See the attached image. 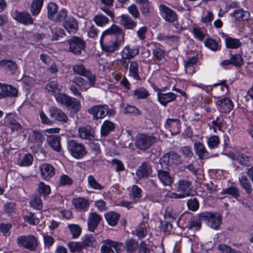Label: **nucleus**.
<instances>
[{
	"label": "nucleus",
	"instance_id": "f257e3e1",
	"mask_svg": "<svg viewBox=\"0 0 253 253\" xmlns=\"http://www.w3.org/2000/svg\"><path fill=\"white\" fill-rule=\"evenodd\" d=\"M125 32L116 25L104 31L100 37L102 49L106 52H114L118 49L119 43L124 41Z\"/></svg>",
	"mask_w": 253,
	"mask_h": 253
},
{
	"label": "nucleus",
	"instance_id": "f03ea898",
	"mask_svg": "<svg viewBox=\"0 0 253 253\" xmlns=\"http://www.w3.org/2000/svg\"><path fill=\"white\" fill-rule=\"evenodd\" d=\"M199 216L207 221L208 225L213 229H218L222 223V216L217 212H201Z\"/></svg>",
	"mask_w": 253,
	"mask_h": 253
},
{
	"label": "nucleus",
	"instance_id": "7ed1b4c3",
	"mask_svg": "<svg viewBox=\"0 0 253 253\" xmlns=\"http://www.w3.org/2000/svg\"><path fill=\"white\" fill-rule=\"evenodd\" d=\"M17 244L30 251H36L38 247L37 239L33 235L21 236L17 238Z\"/></svg>",
	"mask_w": 253,
	"mask_h": 253
},
{
	"label": "nucleus",
	"instance_id": "20e7f679",
	"mask_svg": "<svg viewBox=\"0 0 253 253\" xmlns=\"http://www.w3.org/2000/svg\"><path fill=\"white\" fill-rule=\"evenodd\" d=\"M55 99L57 102L70 107L75 113L80 110V102L75 98L68 96L64 93H59L55 95Z\"/></svg>",
	"mask_w": 253,
	"mask_h": 253
},
{
	"label": "nucleus",
	"instance_id": "39448f33",
	"mask_svg": "<svg viewBox=\"0 0 253 253\" xmlns=\"http://www.w3.org/2000/svg\"><path fill=\"white\" fill-rule=\"evenodd\" d=\"M156 137L153 135L141 133L136 136L135 142L136 147L140 150H147L156 141Z\"/></svg>",
	"mask_w": 253,
	"mask_h": 253
},
{
	"label": "nucleus",
	"instance_id": "423d86ee",
	"mask_svg": "<svg viewBox=\"0 0 253 253\" xmlns=\"http://www.w3.org/2000/svg\"><path fill=\"white\" fill-rule=\"evenodd\" d=\"M68 42L69 45V51L75 55H80L86 46L85 42L81 38L76 36L72 37Z\"/></svg>",
	"mask_w": 253,
	"mask_h": 253
},
{
	"label": "nucleus",
	"instance_id": "0eeeda50",
	"mask_svg": "<svg viewBox=\"0 0 253 253\" xmlns=\"http://www.w3.org/2000/svg\"><path fill=\"white\" fill-rule=\"evenodd\" d=\"M68 149L72 156L77 159L82 158L86 154L85 147L82 143H78L75 140L68 141Z\"/></svg>",
	"mask_w": 253,
	"mask_h": 253
},
{
	"label": "nucleus",
	"instance_id": "6e6552de",
	"mask_svg": "<svg viewBox=\"0 0 253 253\" xmlns=\"http://www.w3.org/2000/svg\"><path fill=\"white\" fill-rule=\"evenodd\" d=\"M177 191L179 192V194H173L176 198L192 196L191 182L187 180H180L178 181Z\"/></svg>",
	"mask_w": 253,
	"mask_h": 253
},
{
	"label": "nucleus",
	"instance_id": "1a4fd4ad",
	"mask_svg": "<svg viewBox=\"0 0 253 253\" xmlns=\"http://www.w3.org/2000/svg\"><path fill=\"white\" fill-rule=\"evenodd\" d=\"M73 71L75 74H78L87 78L91 84H94L96 76L92 74L90 70L85 68L83 64H76L73 66Z\"/></svg>",
	"mask_w": 253,
	"mask_h": 253
},
{
	"label": "nucleus",
	"instance_id": "9d476101",
	"mask_svg": "<svg viewBox=\"0 0 253 253\" xmlns=\"http://www.w3.org/2000/svg\"><path fill=\"white\" fill-rule=\"evenodd\" d=\"M193 146L196 154L201 160H205L217 155L216 154L213 155L209 153L206 150L203 143L200 141H196L195 142Z\"/></svg>",
	"mask_w": 253,
	"mask_h": 253
},
{
	"label": "nucleus",
	"instance_id": "9b49d317",
	"mask_svg": "<svg viewBox=\"0 0 253 253\" xmlns=\"http://www.w3.org/2000/svg\"><path fill=\"white\" fill-rule=\"evenodd\" d=\"M107 109V105H99L90 108L88 110V113L92 115L93 120H97L106 116V112Z\"/></svg>",
	"mask_w": 253,
	"mask_h": 253
},
{
	"label": "nucleus",
	"instance_id": "f8f14e48",
	"mask_svg": "<svg viewBox=\"0 0 253 253\" xmlns=\"http://www.w3.org/2000/svg\"><path fill=\"white\" fill-rule=\"evenodd\" d=\"M160 14L162 17L169 22H173L176 20L177 15L176 13L171 9L164 4L159 6Z\"/></svg>",
	"mask_w": 253,
	"mask_h": 253
},
{
	"label": "nucleus",
	"instance_id": "ddd939ff",
	"mask_svg": "<svg viewBox=\"0 0 253 253\" xmlns=\"http://www.w3.org/2000/svg\"><path fill=\"white\" fill-rule=\"evenodd\" d=\"M50 117L55 121L66 123L68 120V117L61 110L52 106L49 110Z\"/></svg>",
	"mask_w": 253,
	"mask_h": 253
},
{
	"label": "nucleus",
	"instance_id": "4468645a",
	"mask_svg": "<svg viewBox=\"0 0 253 253\" xmlns=\"http://www.w3.org/2000/svg\"><path fill=\"white\" fill-rule=\"evenodd\" d=\"M165 127L169 129L172 135H176L180 133V121L178 119L168 118Z\"/></svg>",
	"mask_w": 253,
	"mask_h": 253
},
{
	"label": "nucleus",
	"instance_id": "2eb2a0df",
	"mask_svg": "<svg viewBox=\"0 0 253 253\" xmlns=\"http://www.w3.org/2000/svg\"><path fill=\"white\" fill-rule=\"evenodd\" d=\"M216 105L217 106L218 110L221 113H229L233 108L231 100L227 97L217 101Z\"/></svg>",
	"mask_w": 253,
	"mask_h": 253
},
{
	"label": "nucleus",
	"instance_id": "dca6fc26",
	"mask_svg": "<svg viewBox=\"0 0 253 253\" xmlns=\"http://www.w3.org/2000/svg\"><path fill=\"white\" fill-rule=\"evenodd\" d=\"M40 170L42 177L46 180H49L55 174L54 168L48 164H43L41 165Z\"/></svg>",
	"mask_w": 253,
	"mask_h": 253
},
{
	"label": "nucleus",
	"instance_id": "f3484780",
	"mask_svg": "<svg viewBox=\"0 0 253 253\" xmlns=\"http://www.w3.org/2000/svg\"><path fill=\"white\" fill-rule=\"evenodd\" d=\"M152 172V167L149 162H144L139 167L136 174L139 178L148 177Z\"/></svg>",
	"mask_w": 253,
	"mask_h": 253
},
{
	"label": "nucleus",
	"instance_id": "a211bd4d",
	"mask_svg": "<svg viewBox=\"0 0 253 253\" xmlns=\"http://www.w3.org/2000/svg\"><path fill=\"white\" fill-rule=\"evenodd\" d=\"M46 142L48 145L54 151L59 152L61 150L60 137L57 135L52 134L48 135Z\"/></svg>",
	"mask_w": 253,
	"mask_h": 253
},
{
	"label": "nucleus",
	"instance_id": "6ab92c4d",
	"mask_svg": "<svg viewBox=\"0 0 253 253\" xmlns=\"http://www.w3.org/2000/svg\"><path fill=\"white\" fill-rule=\"evenodd\" d=\"M63 27L70 34L76 33L78 29V22L73 17L67 18L63 23Z\"/></svg>",
	"mask_w": 253,
	"mask_h": 253
},
{
	"label": "nucleus",
	"instance_id": "aec40b11",
	"mask_svg": "<svg viewBox=\"0 0 253 253\" xmlns=\"http://www.w3.org/2000/svg\"><path fill=\"white\" fill-rule=\"evenodd\" d=\"M101 220V216L94 212H91L89 215L87 226L90 231L93 232L97 228Z\"/></svg>",
	"mask_w": 253,
	"mask_h": 253
},
{
	"label": "nucleus",
	"instance_id": "412c9836",
	"mask_svg": "<svg viewBox=\"0 0 253 253\" xmlns=\"http://www.w3.org/2000/svg\"><path fill=\"white\" fill-rule=\"evenodd\" d=\"M80 136L83 139L92 140L94 138V130L90 126L79 128Z\"/></svg>",
	"mask_w": 253,
	"mask_h": 253
},
{
	"label": "nucleus",
	"instance_id": "4be33fe9",
	"mask_svg": "<svg viewBox=\"0 0 253 253\" xmlns=\"http://www.w3.org/2000/svg\"><path fill=\"white\" fill-rule=\"evenodd\" d=\"M158 100L159 102L163 105L166 106L168 103L174 100L176 97V95L173 92L162 93L159 92L157 93Z\"/></svg>",
	"mask_w": 253,
	"mask_h": 253
},
{
	"label": "nucleus",
	"instance_id": "5701e85b",
	"mask_svg": "<svg viewBox=\"0 0 253 253\" xmlns=\"http://www.w3.org/2000/svg\"><path fill=\"white\" fill-rule=\"evenodd\" d=\"M15 19L16 20L25 25L32 24L33 19L30 13L26 12H15Z\"/></svg>",
	"mask_w": 253,
	"mask_h": 253
},
{
	"label": "nucleus",
	"instance_id": "b1692460",
	"mask_svg": "<svg viewBox=\"0 0 253 253\" xmlns=\"http://www.w3.org/2000/svg\"><path fill=\"white\" fill-rule=\"evenodd\" d=\"M44 140V137L39 131L33 130L29 137V141L38 146H41Z\"/></svg>",
	"mask_w": 253,
	"mask_h": 253
},
{
	"label": "nucleus",
	"instance_id": "393cba45",
	"mask_svg": "<svg viewBox=\"0 0 253 253\" xmlns=\"http://www.w3.org/2000/svg\"><path fill=\"white\" fill-rule=\"evenodd\" d=\"M157 174L159 179L164 185L169 186L172 183L173 178L170 175L168 171L159 169Z\"/></svg>",
	"mask_w": 253,
	"mask_h": 253
},
{
	"label": "nucleus",
	"instance_id": "a878e982",
	"mask_svg": "<svg viewBox=\"0 0 253 253\" xmlns=\"http://www.w3.org/2000/svg\"><path fill=\"white\" fill-rule=\"evenodd\" d=\"M130 95L136 99H145L150 95V93L147 89L140 87L131 91Z\"/></svg>",
	"mask_w": 253,
	"mask_h": 253
},
{
	"label": "nucleus",
	"instance_id": "bb28decb",
	"mask_svg": "<svg viewBox=\"0 0 253 253\" xmlns=\"http://www.w3.org/2000/svg\"><path fill=\"white\" fill-rule=\"evenodd\" d=\"M0 66L10 72L11 74H15L17 69V64L12 60H1L0 61Z\"/></svg>",
	"mask_w": 253,
	"mask_h": 253
},
{
	"label": "nucleus",
	"instance_id": "cd10ccee",
	"mask_svg": "<svg viewBox=\"0 0 253 253\" xmlns=\"http://www.w3.org/2000/svg\"><path fill=\"white\" fill-rule=\"evenodd\" d=\"M105 217L110 225L115 226L118 223L120 214L115 211H111L105 214Z\"/></svg>",
	"mask_w": 253,
	"mask_h": 253
},
{
	"label": "nucleus",
	"instance_id": "c85d7f7f",
	"mask_svg": "<svg viewBox=\"0 0 253 253\" xmlns=\"http://www.w3.org/2000/svg\"><path fill=\"white\" fill-rule=\"evenodd\" d=\"M250 158L247 155L243 153L239 154L237 156H235L233 158V165L239 169V166H236L237 163L240 164L242 166H247L250 162Z\"/></svg>",
	"mask_w": 253,
	"mask_h": 253
},
{
	"label": "nucleus",
	"instance_id": "c756f323",
	"mask_svg": "<svg viewBox=\"0 0 253 253\" xmlns=\"http://www.w3.org/2000/svg\"><path fill=\"white\" fill-rule=\"evenodd\" d=\"M18 94V90L11 85L5 84L3 85L2 98L6 97H16Z\"/></svg>",
	"mask_w": 253,
	"mask_h": 253
},
{
	"label": "nucleus",
	"instance_id": "7c9ffc66",
	"mask_svg": "<svg viewBox=\"0 0 253 253\" xmlns=\"http://www.w3.org/2000/svg\"><path fill=\"white\" fill-rule=\"evenodd\" d=\"M132 234L137 236L139 239H143L148 234L146 224L139 223L135 227V231H132Z\"/></svg>",
	"mask_w": 253,
	"mask_h": 253
},
{
	"label": "nucleus",
	"instance_id": "2f4dec72",
	"mask_svg": "<svg viewBox=\"0 0 253 253\" xmlns=\"http://www.w3.org/2000/svg\"><path fill=\"white\" fill-rule=\"evenodd\" d=\"M72 204L76 208L84 211L86 210L89 205L87 200L82 197L74 198Z\"/></svg>",
	"mask_w": 253,
	"mask_h": 253
},
{
	"label": "nucleus",
	"instance_id": "473e14b6",
	"mask_svg": "<svg viewBox=\"0 0 253 253\" xmlns=\"http://www.w3.org/2000/svg\"><path fill=\"white\" fill-rule=\"evenodd\" d=\"M170 164V155L165 154L162 158L160 160L159 163L157 165V171L159 169L164 171H169Z\"/></svg>",
	"mask_w": 253,
	"mask_h": 253
},
{
	"label": "nucleus",
	"instance_id": "72a5a7b5",
	"mask_svg": "<svg viewBox=\"0 0 253 253\" xmlns=\"http://www.w3.org/2000/svg\"><path fill=\"white\" fill-rule=\"evenodd\" d=\"M102 243L103 245L101 248V253H115L112 248L115 246L116 242L106 239L103 240Z\"/></svg>",
	"mask_w": 253,
	"mask_h": 253
},
{
	"label": "nucleus",
	"instance_id": "f704fd0d",
	"mask_svg": "<svg viewBox=\"0 0 253 253\" xmlns=\"http://www.w3.org/2000/svg\"><path fill=\"white\" fill-rule=\"evenodd\" d=\"M226 46L228 48L237 49L241 46L242 43L240 40L227 37L225 39Z\"/></svg>",
	"mask_w": 253,
	"mask_h": 253
},
{
	"label": "nucleus",
	"instance_id": "c9c22d12",
	"mask_svg": "<svg viewBox=\"0 0 253 253\" xmlns=\"http://www.w3.org/2000/svg\"><path fill=\"white\" fill-rule=\"evenodd\" d=\"M115 128L114 124L110 121H105L101 127V134L103 136H106Z\"/></svg>",
	"mask_w": 253,
	"mask_h": 253
},
{
	"label": "nucleus",
	"instance_id": "e433bc0d",
	"mask_svg": "<svg viewBox=\"0 0 253 253\" xmlns=\"http://www.w3.org/2000/svg\"><path fill=\"white\" fill-rule=\"evenodd\" d=\"M81 242L84 248L95 247L97 244V242L92 235H86L82 239Z\"/></svg>",
	"mask_w": 253,
	"mask_h": 253
},
{
	"label": "nucleus",
	"instance_id": "4c0bfd02",
	"mask_svg": "<svg viewBox=\"0 0 253 253\" xmlns=\"http://www.w3.org/2000/svg\"><path fill=\"white\" fill-rule=\"evenodd\" d=\"M43 0H34L30 6V11L33 15H37L41 11L43 5Z\"/></svg>",
	"mask_w": 253,
	"mask_h": 253
},
{
	"label": "nucleus",
	"instance_id": "58836bf2",
	"mask_svg": "<svg viewBox=\"0 0 253 253\" xmlns=\"http://www.w3.org/2000/svg\"><path fill=\"white\" fill-rule=\"evenodd\" d=\"M73 82L80 87L81 89L84 90H86L90 86L94 85V84H90L89 81L88 82L81 77L75 78Z\"/></svg>",
	"mask_w": 253,
	"mask_h": 253
},
{
	"label": "nucleus",
	"instance_id": "ea45409f",
	"mask_svg": "<svg viewBox=\"0 0 253 253\" xmlns=\"http://www.w3.org/2000/svg\"><path fill=\"white\" fill-rule=\"evenodd\" d=\"M129 197L132 199L133 202L136 203L141 197V190L137 185H133L130 191Z\"/></svg>",
	"mask_w": 253,
	"mask_h": 253
},
{
	"label": "nucleus",
	"instance_id": "a19ab883",
	"mask_svg": "<svg viewBox=\"0 0 253 253\" xmlns=\"http://www.w3.org/2000/svg\"><path fill=\"white\" fill-rule=\"evenodd\" d=\"M239 181L242 188L248 194H251L253 191L252 185L248 178L246 176H242L239 178Z\"/></svg>",
	"mask_w": 253,
	"mask_h": 253
},
{
	"label": "nucleus",
	"instance_id": "79ce46f5",
	"mask_svg": "<svg viewBox=\"0 0 253 253\" xmlns=\"http://www.w3.org/2000/svg\"><path fill=\"white\" fill-rule=\"evenodd\" d=\"M129 76L137 81L141 80V78L138 75V65L136 62L131 63L129 70Z\"/></svg>",
	"mask_w": 253,
	"mask_h": 253
},
{
	"label": "nucleus",
	"instance_id": "37998d69",
	"mask_svg": "<svg viewBox=\"0 0 253 253\" xmlns=\"http://www.w3.org/2000/svg\"><path fill=\"white\" fill-rule=\"evenodd\" d=\"M233 16L238 20L246 21L249 19L250 13L240 9L235 10L233 13Z\"/></svg>",
	"mask_w": 253,
	"mask_h": 253
},
{
	"label": "nucleus",
	"instance_id": "c03bdc74",
	"mask_svg": "<svg viewBox=\"0 0 253 253\" xmlns=\"http://www.w3.org/2000/svg\"><path fill=\"white\" fill-rule=\"evenodd\" d=\"M136 2L141 3L140 9L142 14L148 16L150 11V5L148 0H136Z\"/></svg>",
	"mask_w": 253,
	"mask_h": 253
},
{
	"label": "nucleus",
	"instance_id": "a18cd8bd",
	"mask_svg": "<svg viewBox=\"0 0 253 253\" xmlns=\"http://www.w3.org/2000/svg\"><path fill=\"white\" fill-rule=\"evenodd\" d=\"M221 194L230 195L233 198L237 199L240 197V190L239 188L232 186L227 188L223 189Z\"/></svg>",
	"mask_w": 253,
	"mask_h": 253
},
{
	"label": "nucleus",
	"instance_id": "49530a36",
	"mask_svg": "<svg viewBox=\"0 0 253 253\" xmlns=\"http://www.w3.org/2000/svg\"><path fill=\"white\" fill-rule=\"evenodd\" d=\"M205 45L212 51H216L219 49L220 45L218 42L213 39L208 38L205 41Z\"/></svg>",
	"mask_w": 253,
	"mask_h": 253
},
{
	"label": "nucleus",
	"instance_id": "de8ad7c7",
	"mask_svg": "<svg viewBox=\"0 0 253 253\" xmlns=\"http://www.w3.org/2000/svg\"><path fill=\"white\" fill-rule=\"evenodd\" d=\"M198 62V58L196 56H193L190 58L185 63L184 66L185 72L188 74H193L194 73V71L193 70L191 72V68H193V66L196 64Z\"/></svg>",
	"mask_w": 253,
	"mask_h": 253
},
{
	"label": "nucleus",
	"instance_id": "09e8293b",
	"mask_svg": "<svg viewBox=\"0 0 253 253\" xmlns=\"http://www.w3.org/2000/svg\"><path fill=\"white\" fill-rule=\"evenodd\" d=\"M138 241L133 239L130 238L127 240V253H133L135 252L139 247Z\"/></svg>",
	"mask_w": 253,
	"mask_h": 253
},
{
	"label": "nucleus",
	"instance_id": "8fccbe9b",
	"mask_svg": "<svg viewBox=\"0 0 253 253\" xmlns=\"http://www.w3.org/2000/svg\"><path fill=\"white\" fill-rule=\"evenodd\" d=\"M201 218H197L193 217L190 219L187 225V228L189 230L195 229V230H199L201 226Z\"/></svg>",
	"mask_w": 253,
	"mask_h": 253
},
{
	"label": "nucleus",
	"instance_id": "3c124183",
	"mask_svg": "<svg viewBox=\"0 0 253 253\" xmlns=\"http://www.w3.org/2000/svg\"><path fill=\"white\" fill-rule=\"evenodd\" d=\"M38 191L40 195L45 197L50 194L51 190L50 187L48 185L41 182L39 184Z\"/></svg>",
	"mask_w": 253,
	"mask_h": 253
},
{
	"label": "nucleus",
	"instance_id": "603ef678",
	"mask_svg": "<svg viewBox=\"0 0 253 253\" xmlns=\"http://www.w3.org/2000/svg\"><path fill=\"white\" fill-rule=\"evenodd\" d=\"M152 53L158 60L160 61L165 57L166 51L160 46H156L155 48L152 51Z\"/></svg>",
	"mask_w": 253,
	"mask_h": 253
},
{
	"label": "nucleus",
	"instance_id": "864d4df0",
	"mask_svg": "<svg viewBox=\"0 0 253 253\" xmlns=\"http://www.w3.org/2000/svg\"><path fill=\"white\" fill-rule=\"evenodd\" d=\"M172 222L173 221H171V220L165 219L163 221H161L160 230L164 232L170 231L172 229Z\"/></svg>",
	"mask_w": 253,
	"mask_h": 253
},
{
	"label": "nucleus",
	"instance_id": "5fc2aeb1",
	"mask_svg": "<svg viewBox=\"0 0 253 253\" xmlns=\"http://www.w3.org/2000/svg\"><path fill=\"white\" fill-rule=\"evenodd\" d=\"M58 6L53 2H50L47 5L48 17L52 20L57 13Z\"/></svg>",
	"mask_w": 253,
	"mask_h": 253
},
{
	"label": "nucleus",
	"instance_id": "6e6d98bb",
	"mask_svg": "<svg viewBox=\"0 0 253 253\" xmlns=\"http://www.w3.org/2000/svg\"><path fill=\"white\" fill-rule=\"evenodd\" d=\"M164 216L165 219L171 220V221L175 220L177 217V214L169 207L167 208Z\"/></svg>",
	"mask_w": 253,
	"mask_h": 253
},
{
	"label": "nucleus",
	"instance_id": "4d7b16f0",
	"mask_svg": "<svg viewBox=\"0 0 253 253\" xmlns=\"http://www.w3.org/2000/svg\"><path fill=\"white\" fill-rule=\"evenodd\" d=\"M93 20L95 23L99 26H103L109 22V19L106 17L104 16L102 14H98L96 15Z\"/></svg>",
	"mask_w": 253,
	"mask_h": 253
},
{
	"label": "nucleus",
	"instance_id": "13d9d810",
	"mask_svg": "<svg viewBox=\"0 0 253 253\" xmlns=\"http://www.w3.org/2000/svg\"><path fill=\"white\" fill-rule=\"evenodd\" d=\"M69 228L73 238H78L80 235L82 229L79 225L76 224L69 225Z\"/></svg>",
	"mask_w": 253,
	"mask_h": 253
},
{
	"label": "nucleus",
	"instance_id": "bf43d9fd",
	"mask_svg": "<svg viewBox=\"0 0 253 253\" xmlns=\"http://www.w3.org/2000/svg\"><path fill=\"white\" fill-rule=\"evenodd\" d=\"M220 142L219 137L216 135L210 137L208 140V144L211 149H214L218 147Z\"/></svg>",
	"mask_w": 253,
	"mask_h": 253
},
{
	"label": "nucleus",
	"instance_id": "052dcab7",
	"mask_svg": "<svg viewBox=\"0 0 253 253\" xmlns=\"http://www.w3.org/2000/svg\"><path fill=\"white\" fill-rule=\"evenodd\" d=\"M230 60L231 64L235 66L241 67L243 65V59L242 56L239 54L232 55Z\"/></svg>",
	"mask_w": 253,
	"mask_h": 253
},
{
	"label": "nucleus",
	"instance_id": "680f3d73",
	"mask_svg": "<svg viewBox=\"0 0 253 253\" xmlns=\"http://www.w3.org/2000/svg\"><path fill=\"white\" fill-rule=\"evenodd\" d=\"M68 247L72 252H81L84 248L81 242H70Z\"/></svg>",
	"mask_w": 253,
	"mask_h": 253
},
{
	"label": "nucleus",
	"instance_id": "e2e57ef3",
	"mask_svg": "<svg viewBox=\"0 0 253 253\" xmlns=\"http://www.w3.org/2000/svg\"><path fill=\"white\" fill-rule=\"evenodd\" d=\"M30 204L32 207L37 210L41 209L42 207L41 198L39 195H36L30 201Z\"/></svg>",
	"mask_w": 253,
	"mask_h": 253
},
{
	"label": "nucleus",
	"instance_id": "0e129e2a",
	"mask_svg": "<svg viewBox=\"0 0 253 253\" xmlns=\"http://www.w3.org/2000/svg\"><path fill=\"white\" fill-rule=\"evenodd\" d=\"M180 151L186 158H190L193 155L192 148L189 146L181 147Z\"/></svg>",
	"mask_w": 253,
	"mask_h": 253
},
{
	"label": "nucleus",
	"instance_id": "69168bd1",
	"mask_svg": "<svg viewBox=\"0 0 253 253\" xmlns=\"http://www.w3.org/2000/svg\"><path fill=\"white\" fill-rule=\"evenodd\" d=\"M187 204L188 209L192 211H197L199 207V202L196 198L189 199Z\"/></svg>",
	"mask_w": 253,
	"mask_h": 253
},
{
	"label": "nucleus",
	"instance_id": "338daca9",
	"mask_svg": "<svg viewBox=\"0 0 253 253\" xmlns=\"http://www.w3.org/2000/svg\"><path fill=\"white\" fill-rule=\"evenodd\" d=\"M24 220L31 224L35 225L39 222V219L34 216L32 212H29L27 215L24 216Z\"/></svg>",
	"mask_w": 253,
	"mask_h": 253
},
{
	"label": "nucleus",
	"instance_id": "774afa93",
	"mask_svg": "<svg viewBox=\"0 0 253 253\" xmlns=\"http://www.w3.org/2000/svg\"><path fill=\"white\" fill-rule=\"evenodd\" d=\"M218 248L219 250L222 252V253H242L225 245H220L218 246Z\"/></svg>",
	"mask_w": 253,
	"mask_h": 253
}]
</instances>
